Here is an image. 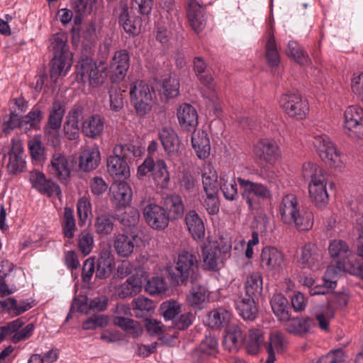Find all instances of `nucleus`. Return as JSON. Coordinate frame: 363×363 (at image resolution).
Returning a JSON list of instances; mask_svg holds the SVG:
<instances>
[{"instance_id":"obj_1","label":"nucleus","mask_w":363,"mask_h":363,"mask_svg":"<svg viewBox=\"0 0 363 363\" xmlns=\"http://www.w3.org/2000/svg\"><path fill=\"white\" fill-rule=\"evenodd\" d=\"M165 270L172 284L181 286L194 283L200 277L197 252L192 250H179L173 263L167 266Z\"/></svg>"},{"instance_id":"obj_2","label":"nucleus","mask_w":363,"mask_h":363,"mask_svg":"<svg viewBox=\"0 0 363 363\" xmlns=\"http://www.w3.org/2000/svg\"><path fill=\"white\" fill-rule=\"evenodd\" d=\"M302 176L308 181L311 201L319 209L325 208L329 201V195L327 191L328 179L325 171L316 163L308 162L303 164Z\"/></svg>"},{"instance_id":"obj_3","label":"nucleus","mask_w":363,"mask_h":363,"mask_svg":"<svg viewBox=\"0 0 363 363\" xmlns=\"http://www.w3.org/2000/svg\"><path fill=\"white\" fill-rule=\"evenodd\" d=\"M278 213L281 221L288 225L294 226L298 230H308L313 224L311 211L302 208L296 195H284L279 204Z\"/></svg>"},{"instance_id":"obj_4","label":"nucleus","mask_w":363,"mask_h":363,"mask_svg":"<svg viewBox=\"0 0 363 363\" xmlns=\"http://www.w3.org/2000/svg\"><path fill=\"white\" fill-rule=\"evenodd\" d=\"M311 138L312 143L323 162L335 169L343 167V155L327 135L313 131Z\"/></svg>"},{"instance_id":"obj_5","label":"nucleus","mask_w":363,"mask_h":363,"mask_svg":"<svg viewBox=\"0 0 363 363\" xmlns=\"http://www.w3.org/2000/svg\"><path fill=\"white\" fill-rule=\"evenodd\" d=\"M107 67L103 62H94L91 58L82 57L76 67L78 81L89 82L94 87L101 85L106 77Z\"/></svg>"},{"instance_id":"obj_6","label":"nucleus","mask_w":363,"mask_h":363,"mask_svg":"<svg viewBox=\"0 0 363 363\" xmlns=\"http://www.w3.org/2000/svg\"><path fill=\"white\" fill-rule=\"evenodd\" d=\"M134 146L118 144L113 148V155L107 159V169L116 181L130 176V169L126 159L133 152Z\"/></svg>"},{"instance_id":"obj_7","label":"nucleus","mask_w":363,"mask_h":363,"mask_svg":"<svg viewBox=\"0 0 363 363\" xmlns=\"http://www.w3.org/2000/svg\"><path fill=\"white\" fill-rule=\"evenodd\" d=\"M130 101L136 113L145 116L152 108V91L148 84L143 81H136L130 86Z\"/></svg>"},{"instance_id":"obj_8","label":"nucleus","mask_w":363,"mask_h":363,"mask_svg":"<svg viewBox=\"0 0 363 363\" xmlns=\"http://www.w3.org/2000/svg\"><path fill=\"white\" fill-rule=\"evenodd\" d=\"M279 104L289 116L298 120L304 118L309 111L308 102L298 92L289 91L282 94Z\"/></svg>"},{"instance_id":"obj_9","label":"nucleus","mask_w":363,"mask_h":363,"mask_svg":"<svg viewBox=\"0 0 363 363\" xmlns=\"http://www.w3.org/2000/svg\"><path fill=\"white\" fill-rule=\"evenodd\" d=\"M343 130L350 138H363V109L361 107L350 106L345 109Z\"/></svg>"},{"instance_id":"obj_10","label":"nucleus","mask_w":363,"mask_h":363,"mask_svg":"<svg viewBox=\"0 0 363 363\" xmlns=\"http://www.w3.org/2000/svg\"><path fill=\"white\" fill-rule=\"evenodd\" d=\"M238 182L242 189V196L246 201L250 208H252L255 204V198L262 199L272 198L271 190L264 184L254 182L241 177L238 178Z\"/></svg>"},{"instance_id":"obj_11","label":"nucleus","mask_w":363,"mask_h":363,"mask_svg":"<svg viewBox=\"0 0 363 363\" xmlns=\"http://www.w3.org/2000/svg\"><path fill=\"white\" fill-rule=\"evenodd\" d=\"M74 160L64 153L55 152L50 161V172L62 182L70 177L74 167Z\"/></svg>"},{"instance_id":"obj_12","label":"nucleus","mask_w":363,"mask_h":363,"mask_svg":"<svg viewBox=\"0 0 363 363\" xmlns=\"http://www.w3.org/2000/svg\"><path fill=\"white\" fill-rule=\"evenodd\" d=\"M130 314V308L124 304H118L113 317V323L125 330L134 337L140 336L143 333L141 325L136 321L125 317Z\"/></svg>"},{"instance_id":"obj_13","label":"nucleus","mask_w":363,"mask_h":363,"mask_svg":"<svg viewBox=\"0 0 363 363\" xmlns=\"http://www.w3.org/2000/svg\"><path fill=\"white\" fill-rule=\"evenodd\" d=\"M146 223L152 229L162 230L169 224V217L165 209L155 203H149L143 209Z\"/></svg>"},{"instance_id":"obj_14","label":"nucleus","mask_w":363,"mask_h":363,"mask_svg":"<svg viewBox=\"0 0 363 363\" xmlns=\"http://www.w3.org/2000/svg\"><path fill=\"white\" fill-rule=\"evenodd\" d=\"M283 253L274 247H265L260 253L259 266L266 272H279L284 265Z\"/></svg>"},{"instance_id":"obj_15","label":"nucleus","mask_w":363,"mask_h":363,"mask_svg":"<svg viewBox=\"0 0 363 363\" xmlns=\"http://www.w3.org/2000/svg\"><path fill=\"white\" fill-rule=\"evenodd\" d=\"M328 250L331 257L340 259L337 262V266L335 267L336 273L347 270L354 255L346 242L335 240L330 242Z\"/></svg>"},{"instance_id":"obj_16","label":"nucleus","mask_w":363,"mask_h":363,"mask_svg":"<svg viewBox=\"0 0 363 363\" xmlns=\"http://www.w3.org/2000/svg\"><path fill=\"white\" fill-rule=\"evenodd\" d=\"M29 181L32 186L39 192L46 194L48 196L53 195H61V189L59 185L48 179L45 174L38 170H33L29 173Z\"/></svg>"},{"instance_id":"obj_17","label":"nucleus","mask_w":363,"mask_h":363,"mask_svg":"<svg viewBox=\"0 0 363 363\" xmlns=\"http://www.w3.org/2000/svg\"><path fill=\"white\" fill-rule=\"evenodd\" d=\"M321 261L322 252L316 245L309 242L301 247L298 262L303 268L318 270L320 269Z\"/></svg>"},{"instance_id":"obj_18","label":"nucleus","mask_w":363,"mask_h":363,"mask_svg":"<svg viewBox=\"0 0 363 363\" xmlns=\"http://www.w3.org/2000/svg\"><path fill=\"white\" fill-rule=\"evenodd\" d=\"M186 14L189 23L195 33H199L205 28V11L198 0H187Z\"/></svg>"},{"instance_id":"obj_19","label":"nucleus","mask_w":363,"mask_h":363,"mask_svg":"<svg viewBox=\"0 0 363 363\" xmlns=\"http://www.w3.org/2000/svg\"><path fill=\"white\" fill-rule=\"evenodd\" d=\"M255 155L261 160L269 164H274L279 159L280 151L275 142L269 139H262L254 147Z\"/></svg>"},{"instance_id":"obj_20","label":"nucleus","mask_w":363,"mask_h":363,"mask_svg":"<svg viewBox=\"0 0 363 363\" xmlns=\"http://www.w3.org/2000/svg\"><path fill=\"white\" fill-rule=\"evenodd\" d=\"M9 174H17L22 172L26 167L24 151L22 143L12 140V145L9 152V162L6 165Z\"/></svg>"},{"instance_id":"obj_21","label":"nucleus","mask_w":363,"mask_h":363,"mask_svg":"<svg viewBox=\"0 0 363 363\" xmlns=\"http://www.w3.org/2000/svg\"><path fill=\"white\" fill-rule=\"evenodd\" d=\"M130 66L129 53L125 50L116 51L110 64V71L115 81H121L126 75Z\"/></svg>"},{"instance_id":"obj_22","label":"nucleus","mask_w":363,"mask_h":363,"mask_svg":"<svg viewBox=\"0 0 363 363\" xmlns=\"http://www.w3.org/2000/svg\"><path fill=\"white\" fill-rule=\"evenodd\" d=\"M177 116L180 126L187 130L194 129L198 124V114L189 104H182L177 108Z\"/></svg>"},{"instance_id":"obj_23","label":"nucleus","mask_w":363,"mask_h":363,"mask_svg":"<svg viewBox=\"0 0 363 363\" xmlns=\"http://www.w3.org/2000/svg\"><path fill=\"white\" fill-rule=\"evenodd\" d=\"M70 52H65L64 55H53L50 71V78L56 82L61 75H65L72 66V56Z\"/></svg>"},{"instance_id":"obj_24","label":"nucleus","mask_w":363,"mask_h":363,"mask_svg":"<svg viewBox=\"0 0 363 363\" xmlns=\"http://www.w3.org/2000/svg\"><path fill=\"white\" fill-rule=\"evenodd\" d=\"M191 145L199 159L205 160L210 155V140L208 134L203 130L199 129L192 133Z\"/></svg>"},{"instance_id":"obj_25","label":"nucleus","mask_w":363,"mask_h":363,"mask_svg":"<svg viewBox=\"0 0 363 363\" xmlns=\"http://www.w3.org/2000/svg\"><path fill=\"white\" fill-rule=\"evenodd\" d=\"M218 352V341L212 337H206L199 346L192 352V358L196 362H201L215 356Z\"/></svg>"},{"instance_id":"obj_26","label":"nucleus","mask_w":363,"mask_h":363,"mask_svg":"<svg viewBox=\"0 0 363 363\" xmlns=\"http://www.w3.org/2000/svg\"><path fill=\"white\" fill-rule=\"evenodd\" d=\"M136 235L121 233L116 236L113 247L117 255L122 257H128L133 252L135 245Z\"/></svg>"},{"instance_id":"obj_27","label":"nucleus","mask_w":363,"mask_h":363,"mask_svg":"<svg viewBox=\"0 0 363 363\" xmlns=\"http://www.w3.org/2000/svg\"><path fill=\"white\" fill-rule=\"evenodd\" d=\"M118 23L124 30L132 35L140 33V21L138 18L130 17L126 5H121L117 9Z\"/></svg>"},{"instance_id":"obj_28","label":"nucleus","mask_w":363,"mask_h":363,"mask_svg":"<svg viewBox=\"0 0 363 363\" xmlns=\"http://www.w3.org/2000/svg\"><path fill=\"white\" fill-rule=\"evenodd\" d=\"M110 189L117 206H125L130 203L133 192L130 186L126 182L115 181Z\"/></svg>"},{"instance_id":"obj_29","label":"nucleus","mask_w":363,"mask_h":363,"mask_svg":"<svg viewBox=\"0 0 363 363\" xmlns=\"http://www.w3.org/2000/svg\"><path fill=\"white\" fill-rule=\"evenodd\" d=\"M143 286V278L138 274L129 277L117 288V294L121 298L133 296L139 294Z\"/></svg>"},{"instance_id":"obj_30","label":"nucleus","mask_w":363,"mask_h":363,"mask_svg":"<svg viewBox=\"0 0 363 363\" xmlns=\"http://www.w3.org/2000/svg\"><path fill=\"white\" fill-rule=\"evenodd\" d=\"M185 222L189 233L194 240H202L204 238L203 222L195 211H190L186 213Z\"/></svg>"},{"instance_id":"obj_31","label":"nucleus","mask_w":363,"mask_h":363,"mask_svg":"<svg viewBox=\"0 0 363 363\" xmlns=\"http://www.w3.org/2000/svg\"><path fill=\"white\" fill-rule=\"evenodd\" d=\"M272 310L280 321H287L291 316L288 300L281 294H274L270 300Z\"/></svg>"},{"instance_id":"obj_32","label":"nucleus","mask_w":363,"mask_h":363,"mask_svg":"<svg viewBox=\"0 0 363 363\" xmlns=\"http://www.w3.org/2000/svg\"><path fill=\"white\" fill-rule=\"evenodd\" d=\"M104 130V121L99 115L87 117L82 124V133L90 138H96Z\"/></svg>"},{"instance_id":"obj_33","label":"nucleus","mask_w":363,"mask_h":363,"mask_svg":"<svg viewBox=\"0 0 363 363\" xmlns=\"http://www.w3.org/2000/svg\"><path fill=\"white\" fill-rule=\"evenodd\" d=\"M235 306L243 319L252 320L256 318L257 308L254 297H239L235 300Z\"/></svg>"},{"instance_id":"obj_34","label":"nucleus","mask_w":363,"mask_h":363,"mask_svg":"<svg viewBox=\"0 0 363 363\" xmlns=\"http://www.w3.org/2000/svg\"><path fill=\"white\" fill-rule=\"evenodd\" d=\"M194 70L200 83L211 90H213V78L211 71L204 60L200 57L194 60Z\"/></svg>"},{"instance_id":"obj_35","label":"nucleus","mask_w":363,"mask_h":363,"mask_svg":"<svg viewBox=\"0 0 363 363\" xmlns=\"http://www.w3.org/2000/svg\"><path fill=\"white\" fill-rule=\"evenodd\" d=\"M204 267L210 270H216L221 262V250L217 244H210L203 248Z\"/></svg>"},{"instance_id":"obj_36","label":"nucleus","mask_w":363,"mask_h":363,"mask_svg":"<svg viewBox=\"0 0 363 363\" xmlns=\"http://www.w3.org/2000/svg\"><path fill=\"white\" fill-rule=\"evenodd\" d=\"M113 257L110 250L104 249L101 251L96 269V277L105 279L108 277L112 271Z\"/></svg>"},{"instance_id":"obj_37","label":"nucleus","mask_w":363,"mask_h":363,"mask_svg":"<svg viewBox=\"0 0 363 363\" xmlns=\"http://www.w3.org/2000/svg\"><path fill=\"white\" fill-rule=\"evenodd\" d=\"M286 330L293 335L303 337L311 333L313 322L310 318H296L287 320Z\"/></svg>"},{"instance_id":"obj_38","label":"nucleus","mask_w":363,"mask_h":363,"mask_svg":"<svg viewBox=\"0 0 363 363\" xmlns=\"http://www.w3.org/2000/svg\"><path fill=\"white\" fill-rule=\"evenodd\" d=\"M164 208L167 211L169 219H178L182 217L184 213V205L182 197L177 194H171L164 200Z\"/></svg>"},{"instance_id":"obj_39","label":"nucleus","mask_w":363,"mask_h":363,"mask_svg":"<svg viewBox=\"0 0 363 363\" xmlns=\"http://www.w3.org/2000/svg\"><path fill=\"white\" fill-rule=\"evenodd\" d=\"M337 274L335 266L330 265L328 267L324 275L323 284L311 288L309 291L310 294L311 296L325 295L334 289L337 284L336 280L332 278V277Z\"/></svg>"},{"instance_id":"obj_40","label":"nucleus","mask_w":363,"mask_h":363,"mask_svg":"<svg viewBox=\"0 0 363 363\" xmlns=\"http://www.w3.org/2000/svg\"><path fill=\"white\" fill-rule=\"evenodd\" d=\"M100 152L97 148L84 150L79 157V167L84 172L96 169L100 162Z\"/></svg>"},{"instance_id":"obj_41","label":"nucleus","mask_w":363,"mask_h":363,"mask_svg":"<svg viewBox=\"0 0 363 363\" xmlns=\"http://www.w3.org/2000/svg\"><path fill=\"white\" fill-rule=\"evenodd\" d=\"M43 114L39 108L34 107L26 116L21 117V129L25 133L31 130H38Z\"/></svg>"},{"instance_id":"obj_42","label":"nucleus","mask_w":363,"mask_h":363,"mask_svg":"<svg viewBox=\"0 0 363 363\" xmlns=\"http://www.w3.org/2000/svg\"><path fill=\"white\" fill-rule=\"evenodd\" d=\"M264 341L263 334L259 329H250L245 338V344L247 353L250 354H257Z\"/></svg>"},{"instance_id":"obj_43","label":"nucleus","mask_w":363,"mask_h":363,"mask_svg":"<svg viewBox=\"0 0 363 363\" xmlns=\"http://www.w3.org/2000/svg\"><path fill=\"white\" fill-rule=\"evenodd\" d=\"M159 138L167 152L171 153L177 150L179 138L172 128L163 127L159 132Z\"/></svg>"},{"instance_id":"obj_44","label":"nucleus","mask_w":363,"mask_h":363,"mask_svg":"<svg viewBox=\"0 0 363 363\" xmlns=\"http://www.w3.org/2000/svg\"><path fill=\"white\" fill-rule=\"evenodd\" d=\"M65 113V107L64 103L59 100L55 101L48 116V127L54 130L60 128Z\"/></svg>"},{"instance_id":"obj_45","label":"nucleus","mask_w":363,"mask_h":363,"mask_svg":"<svg viewBox=\"0 0 363 363\" xmlns=\"http://www.w3.org/2000/svg\"><path fill=\"white\" fill-rule=\"evenodd\" d=\"M230 313L223 308L211 311L208 315V324L212 328H224L230 322Z\"/></svg>"},{"instance_id":"obj_46","label":"nucleus","mask_w":363,"mask_h":363,"mask_svg":"<svg viewBox=\"0 0 363 363\" xmlns=\"http://www.w3.org/2000/svg\"><path fill=\"white\" fill-rule=\"evenodd\" d=\"M115 220L116 216H113L107 213L99 214L94 221L96 233L100 235H110L113 230Z\"/></svg>"},{"instance_id":"obj_47","label":"nucleus","mask_w":363,"mask_h":363,"mask_svg":"<svg viewBox=\"0 0 363 363\" xmlns=\"http://www.w3.org/2000/svg\"><path fill=\"white\" fill-rule=\"evenodd\" d=\"M245 336L238 325H231L224 337L223 343L230 350L237 349L245 344Z\"/></svg>"},{"instance_id":"obj_48","label":"nucleus","mask_w":363,"mask_h":363,"mask_svg":"<svg viewBox=\"0 0 363 363\" xmlns=\"http://www.w3.org/2000/svg\"><path fill=\"white\" fill-rule=\"evenodd\" d=\"M285 52L287 56L292 58L297 63L301 65H307L310 64L308 55L296 41L290 40L287 44Z\"/></svg>"},{"instance_id":"obj_49","label":"nucleus","mask_w":363,"mask_h":363,"mask_svg":"<svg viewBox=\"0 0 363 363\" xmlns=\"http://www.w3.org/2000/svg\"><path fill=\"white\" fill-rule=\"evenodd\" d=\"M220 189L225 199L235 201L238 198L237 183L233 177L226 174L220 175Z\"/></svg>"},{"instance_id":"obj_50","label":"nucleus","mask_w":363,"mask_h":363,"mask_svg":"<svg viewBox=\"0 0 363 363\" xmlns=\"http://www.w3.org/2000/svg\"><path fill=\"white\" fill-rule=\"evenodd\" d=\"M152 174L157 186L162 189H164L168 186L169 174L167 169V165L163 160H159L154 163Z\"/></svg>"},{"instance_id":"obj_51","label":"nucleus","mask_w":363,"mask_h":363,"mask_svg":"<svg viewBox=\"0 0 363 363\" xmlns=\"http://www.w3.org/2000/svg\"><path fill=\"white\" fill-rule=\"evenodd\" d=\"M202 184L203 191L218 190V175L213 166L211 164H206L202 169Z\"/></svg>"},{"instance_id":"obj_52","label":"nucleus","mask_w":363,"mask_h":363,"mask_svg":"<svg viewBox=\"0 0 363 363\" xmlns=\"http://www.w3.org/2000/svg\"><path fill=\"white\" fill-rule=\"evenodd\" d=\"M246 296L255 297L262 291V277L258 272L247 276L245 283Z\"/></svg>"},{"instance_id":"obj_53","label":"nucleus","mask_w":363,"mask_h":363,"mask_svg":"<svg viewBox=\"0 0 363 363\" xmlns=\"http://www.w3.org/2000/svg\"><path fill=\"white\" fill-rule=\"evenodd\" d=\"M265 55L268 64L272 67H277L280 62V56L277 50V46L274 33L269 32L268 40L265 46Z\"/></svg>"},{"instance_id":"obj_54","label":"nucleus","mask_w":363,"mask_h":363,"mask_svg":"<svg viewBox=\"0 0 363 363\" xmlns=\"http://www.w3.org/2000/svg\"><path fill=\"white\" fill-rule=\"evenodd\" d=\"M208 298V290L201 285H195L191 289L189 294L186 297L189 304L194 307H200Z\"/></svg>"},{"instance_id":"obj_55","label":"nucleus","mask_w":363,"mask_h":363,"mask_svg":"<svg viewBox=\"0 0 363 363\" xmlns=\"http://www.w3.org/2000/svg\"><path fill=\"white\" fill-rule=\"evenodd\" d=\"M28 147L33 160L39 162L44 160L45 148L40 135L30 137L28 140Z\"/></svg>"},{"instance_id":"obj_56","label":"nucleus","mask_w":363,"mask_h":363,"mask_svg":"<svg viewBox=\"0 0 363 363\" xmlns=\"http://www.w3.org/2000/svg\"><path fill=\"white\" fill-rule=\"evenodd\" d=\"M206 197L203 199L202 206L208 214L216 215L219 211L220 203L218 196V190L204 191Z\"/></svg>"},{"instance_id":"obj_57","label":"nucleus","mask_w":363,"mask_h":363,"mask_svg":"<svg viewBox=\"0 0 363 363\" xmlns=\"http://www.w3.org/2000/svg\"><path fill=\"white\" fill-rule=\"evenodd\" d=\"M62 230L66 238L72 239L76 230V221L74 211L71 208L65 207L64 210Z\"/></svg>"},{"instance_id":"obj_58","label":"nucleus","mask_w":363,"mask_h":363,"mask_svg":"<svg viewBox=\"0 0 363 363\" xmlns=\"http://www.w3.org/2000/svg\"><path fill=\"white\" fill-rule=\"evenodd\" d=\"M116 219L124 226H135L140 219V213L138 209L128 206L121 215L116 214Z\"/></svg>"},{"instance_id":"obj_59","label":"nucleus","mask_w":363,"mask_h":363,"mask_svg":"<svg viewBox=\"0 0 363 363\" xmlns=\"http://www.w3.org/2000/svg\"><path fill=\"white\" fill-rule=\"evenodd\" d=\"M132 304L137 317H143L154 308L152 301L143 296L134 299Z\"/></svg>"},{"instance_id":"obj_60","label":"nucleus","mask_w":363,"mask_h":363,"mask_svg":"<svg viewBox=\"0 0 363 363\" xmlns=\"http://www.w3.org/2000/svg\"><path fill=\"white\" fill-rule=\"evenodd\" d=\"M78 247L84 255H89L94 247V237L87 230H84L78 236Z\"/></svg>"},{"instance_id":"obj_61","label":"nucleus","mask_w":363,"mask_h":363,"mask_svg":"<svg viewBox=\"0 0 363 363\" xmlns=\"http://www.w3.org/2000/svg\"><path fill=\"white\" fill-rule=\"evenodd\" d=\"M50 48L53 55H64L69 52L67 45L66 36L63 33L54 34L50 38Z\"/></svg>"},{"instance_id":"obj_62","label":"nucleus","mask_w":363,"mask_h":363,"mask_svg":"<svg viewBox=\"0 0 363 363\" xmlns=\"http://www.w3.org/2000/svg\"><path fill=\"white\" fill-rule=\"evenodd\" d=\"M287 340L284 334L280 331H274L271 333L269 343L267 348L277 352H282L287 346Z\"/></svg>"},{"instance_id":"obj_63","label":"nucleus","mask_w":363,"mask_h":363,"mask_svg":"<svg viewBox=\"0 0 363 363\" xmlns=\"http://www.w3.org/2000/svg\"><path fill=\"white\" fill-rule=\"evenodd\" d=\"M162 87L167 98H174L179 94V82L177 78L165 79L162 82Z\"/></svg>"},{"instance_id":"obj_64","label":"nucleus","mask_w":363,"mask_h":363,"mask_svg":"<svg viewBox=\"0 0 363 363\" xmlns=\"http://www.w3.org/2000/svg\"><path fill=\"white\" fill-rule=\"evenodd\" d=\"M161 310L166 320H172L181 312V305L176 301H169L161 305Z\"/></svg>"}]
</instances>
